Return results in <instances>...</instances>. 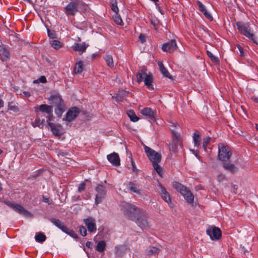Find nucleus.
<instances>
[{
	"label": "nucleus",
	"instance_id": "nucleus-11",
	"mask_svg": "<svg viewBox=\"0 0 258 258\" xmlns=\"http://www.w3.org/2000/svg\"><path fill=\"white\" fill-rule=\"evenodd\" d=\"M96 191L97 194L96 195L95 203L96 205H98L101 203L104 199L106 196V190L103 185L99 184L96 187Z\"/></svg>",
	"mask_w": 258,
	"mask_h": 258
},
{
	"label": "nucleus",
	"instance_id": "nucleus-9",
	"mask_svg": "<svg viewBox=\"0 0 258 258\" xmlns=\"http://www.w3.org/2000/svg\"><path fill=\"white\" fill-rule=\"evenodd\" d=\"M34 111L36 115H39V112H45L48 114L46 116V122H48L51 120L52 117L53 108L52 106L46 104H42L34 107Z\"/></svg>",
	"mask_w": 258,
	"mask_h": 258
},
{
	"label": "nucleus",
	"instance_id": "nucleus-46",
	"mask_svg": "<svg viewBox=\"0 0 258 258\" xmlns=\"http://www.w3.org/2000/svg\"><path fill=\"white\" fill-rule=\"evenodd\" d=\"M111 10L116 14L118 12V8L117 6V3L115 1L114 3H112L111 7Z\"/></svg>",
	"mask_w": 258,
	"mask_h": 258
},
{
	"label": "nucleus",
	"instance_id": "nucleus-44",
	"mask_svg": "<svg viewBox=\"0 0 258 258\" xmlns=\"http://www.w3.org/2000/svg\"><path fill=\"white\" fill-rule=\"evenodd\" d=\"M210 140L211 138L210 137H207V138H204L203 140V148L205 151L207 150V147L209 143Z\"/></svg>",
	"mask_w": 258,
	"mask_h": 258
},
{
	"label": "nucleus",
	"instance_id": "nucleus-64",
	"mask_svg": "<svg viewBox=\"0 0 258 258\" xmlns=\"http://www.w3.org/2000/svg\"><path fill=\"white\" fill-rule=\"evenodd\" d=\"M190 151L192 152V153L194 155H195L197 153V152L196 151H195V150H191Z\"/></svg>",
	"mask_w": 258,
	"mask_h": 258
},
{
	"label": "nucleus",
	"instance_id": "nucleus-7",
	"mask_svg": "<svg viewBox=\"0 0 258 258\" xmlns=\"http://www.w3.org/2000/svg\"><path fill=\"white\" fill-rule=\"evenodd\" d=\"M143 146L145 152L148 159L152 162V165L154 164L159 163L161 160V154L157 152L145 145H144Z\"/></svg>",
	"mask_w": 258,
	"mask_h": 258
},
{
	"label": "nucleus",
	"instance_id": "nucleus-30",
	"mask_svg": "<svg viewBox=\"0 0 258 258\" xmlns=\"http://www.w3.org/2000/svg\"><path fill=\"white\" fill-rule=\"evenodd\" d=\"M193 141L195 146L197 147L200 146L201 143V135L198 131H196L194 134Z\"/></svg>",
	"mask_w": 258,
	"mask_h": 258
},
{
	"label": "nucleus",
	"instance_id": "nucleus-19",
	"mask_svg": "<svg viewBox=\"0 0 258 258\" xmlns=\"http://www.w3.org/2000/svg\"><path fill=\"white\" fill-rule=\"evenodd\" d=\"M161 197L162 199L168 203L170 207H173V204H172L170 198L169 194L166 191V189L163 186H161Z\"/></svg>",
	"mask_w": 258,
	"mask_h": 258
},
{
	"label": "nucleus",
	"instance_id": "nucleus-4",
	"mask_svg": "<svg viewBox=\"0 0 258 258\" xmlns=\"http://www.w3.org/2000/svg\"><path fill=\"white\" fill-rule=\"evenodd\" d=\"M232 155V152L229 147L223 143L218 144V158L219 160L223 162L228 161Z\"/></svg>",
	"mask_w": 258,
	"mask_h": 258
},
{
	"label": "nucleus",
	"instance_id": "nucleus-14",
	"mask_svg": "<svg viewBox=\"0 0 258 258\" xmlns=\"http://www.w3.org/2000/svg\"><path fill=\"white\" fill-rule=\"evenodd\" d=\"M136 223L142 229H145L149 226V224L146 216L143 213L138 214L135 219Z\"/></svg>",
	"mask_w": 258,
	"mask_h": 258
},
{
	"label": "nucleus",
	"instance_id": "nucleus-59",
	"mask_svg": "<svg viewBox=\"0 0 258 258\" xmlns=\"http://www.w3.org/2000/svg\"><path fill=\"white\" fill-rule=\"evenodd\" d=\"M23 94L27 97H29L31 96L30 93L28 91H24Z\"/></svg>",
	"mask_w": 258,
	"mask_h": 258
},
{
	"label": "nucleus",
	"instance_id": "nucleus-63",
	"mask_svg": "<svg viewBox=\"0 0 258 258\" xmlns=\"http://www.w3.org/2000/svg\"><path fill=\"white\" fill-rule=\"evenodd\" d=\"M151 23L154 27H156V22L155 21H151Z\"/></svg>",
	"mask_w": 258,
	"mask_h": 258
},
{
	"label": "nucleus",
	"instance_id": "nucleus-6",
	"mask_svg": "<svg viewBox=\"0 0 258 258\" xmlns=\"http://www.w3.org/2000/svg\"><path fill=\"white\" fill-rule=\"evenodd\" d=\"M236 26L237 29L242 34L250 39L254 43H257L256 38L251 32L250 27L247 24L241 22H237Z\"/></svg>",
	"mask_w": 258,
	"mask_h": 258
},
{
	"label": "nucleus",
	"instance_id": "nucleus-2",
	"mask_svg": "<svg viewBox=\"0 0 258 258\" xmlns=\"http://www.w3.org/2000/svg\"><path fill=\"white\" fill-rule=\"evenodd\" d=\"M50 103L56 106L55 112L60 117L66 110V106L60 96L58 94L51 95L48 98Z\"/></svg>",
	"mask_w": 258,
	"mask_h": 258
},
{
	"label": "nucleus",
	"instance_id": "nucleus-32",
	"mask_svg": "<svg viewBox=\"0 0 258 258\" xmlns=\"http://www.w3.org/2000/svg\"><path fill=\"white\" fill-rule=\"evenodd\" d=\"M103 58L105 60L108 67L110 68H113L114 67L113 58L111 55L106 54L104 56Z\"/></svg>",
	"mask_w": 258,
	"mask_h": 258
},
{
	"label": "nucleus",
	"instance_id": "nucleus-12",
	"mask_svg": "<svg viewBox=\"0 0 258 258\" xmlns=\"http://www.w3.org/2000/svg\"><path fill=\"white\" fill-rule=\"evenodd\" d=\"M80 110L77 107H73L69 109L66 113V117L63 120L68 122H71L76 118L80 113Z\"/></svg>",
	"mask_w": 258,
	"mask_h": 258
},
{
	"label": "nucleus",
	"instance_id": "nucleus-8",
	"mask_svg": "<svg viewBox=\"0 0 258 258\" xmlns=\"http://www.w3.org/2000/svg\"><path fill=\"white\" fill-rule=\"evenodd\" d=\"M4 203L16 212L23 216L25 217H30L32 216L30 212L26 210L23 206L18 204L12 203L9 201H4Z\"/></svg>",
	"mask_w": 258,
	"mask_h": 258
},
{
	"label": "nucleus",
	"instance_id": "nucleus-36",
	"mask_svg": "<svg viewBox=\"0 0 258 258\" xmlns=\"http://www.w3.org/2000/svg\"><path fill=\"white\" fill-rule=\"evenodd\" d=\"M127 114L131 120L133 122H136L139 119V118L136 115L135 112L132 110H128L127 112Z\"/></svg>",
	"mask_w": 258,
	"mask_h": 258
},
{
	"label": "nucleus",
	"instance_id": "nucleus-27",
	"mask_svg": "<svg viewBox=\"0 0 258 258\" xmlns=\"http://www.w3.org/2000/svg\"><path fill=\"white\" fill-rule=\"evenodd\" d=\"M145 85L149 90H153V87L152 85L153 78L151 75H147L144 80Z\"/></svg>",
	"mask_w": 258,
	"mask_h": 258
},
{
	"label": "nucleus",
	"instance_id": "nucleus-21",
	"mask_svg": "<svg viewBox=\"0 0 258 258\" xmlns=\"http://www.w3.org/2000/svg\"><path fill=\"white\" fill-rule=\"evenodd\" d=\"M197 4L199 6V10L203 13L204 16L209 20L212 21L213 17L212 15L207 11L205 6L200 1H197Z\"/></svg>",
	"mask_w": 258,
	"mask_h": 258
},
{
	"label": "nucleus",
	"instance_id": "nucleus-31",
	"mask_svg": "<svg viewBox=\"0 0 258 258\" xmlns=\"http://www.w3.org/2000/svg\"><path fill=\"white\" fill-rule=\"evenodd\" d=\"M39 115H37L35 119V121L32 122V125L34 127H42L43 125V122H44V119H40V118L39 117Z\"/></svg>",
	"mask_w": 258,
	"mask_h": 258
},
{
	"label": "nucleus",
	"instance_id": "nucleus-47",
	"mask_svg": "<svg viewBox=\"0 0 258 258\" xmlns=\"http://www.w3.org/2000/svg\"><path fill=\"white\" fill-rule=\"evenodd\" d=\"M40 82L42 83H44L46 82V79L45 76H42L40 77L37 80L34 81V82Z\"/></svg>",
	"mask_w": 258,
	"mask_h": 258
},
{
	"label": "nucleus",
	"instance_id": "nucleus-29",
	"mask_svg": "<svg viewBox=\"0 0 258 258\" xmlns=\"http://www.w3.org/2000/svg\"><path fill=\"white\" fill-rule=\"evenodd\" d=\"M146 69H142L141 72H138L137 74V80L138 83H141L144 80L145 78L147 76Z\"/></svg>",
	"mask_w": 258,
	"mask_h": 258
},
{
	"label": "nucleus",
	"instance_id": "nucleus-25",
	"mask_svg": "<svg viewBox=\"0 0 258 258\" xmlns=\"http://www.w3.org/2000/svg\"><path fill=\"white\" fill-rule=\"evenodd\" d=\"M128 92L125 90H121L118 91V93L113 96L118 101H122L127 96Z\"/></svg>",
	"mask_w": 258,
	"mask_h": 258
},
{
	"label": "nucleus",
	"instance_id": "nucleus-53",
	"mask_svg": "<svg viewBox=\"0 0 258 258\" xmlns=\"http://www.w3.org/2000/svg\"><path fill=\"white\" fill-rule=\"evenodd\" d=\"M125 250V248L123 246H120L116 250V254L118 255H120V251H123Z\"/></svg>",
	"mask_w": 258,
	"mask_h": 258
},
{
	"label": "nucleus",
	"instance_id": "nucleus-55",
	"mask_svg": "<svg viewBox=\"0 0 258 258\" xmlns=\"http://www.w3.org/2000/svg\"><path fill=\"white\" fill-rule=\"evenodd\" d=\"M86 246L87 247H88V248H91V247H92V246H93V243H92V242H91V241H87V242H86Z\"/></svg>",
	"mask_w": 258,
	"mask_h": 258
},
{
	"label": "nucleus",
	"instance_id": "nucleus-61",
	"mask_svg": "<svg viewBox=\"0 0 258 258\" xmlns=\"http://www.w3.org/2000/svg\"><path fill=\"white\" fill-rule=\"evenodd\" d=\"M4 106V101L3 100L0 98V108L3 107Z\"/></svg>",
	"mask_w": 258,
	"mask_h": 258
},
{
	"label": "nucleus",
	"instance_id": "nucleus-35",
	"mask_svg": "<svg viewBox=\"0 0 258 258\" xmlns=\"http://www.w3.org/2000/svg\"><path fill=\"white\" fill-rule=\"evenodd\" d=\"M106 247V243L104 241L102 240L98 242L97 243L96 249L99 252H103L105 250Z\"/></svg>",
	"mask_w": 258,
	"mask_h": 258
},
{
	"label": "nucleus",
	"instance_id": "nucleus-41",
	"mask_svg": "<svg viewBox=\"0 0 258 258\" xmlns=\"http://www.w3.org/2000/svg\"><path fill=\"white\" fill-rule=\"evenodd\" d=\"M207 54L212 62L217 63L219 61V58L214 56V54L209 50H207Z\"/></svg>",
	"mask_w": 258,
	"mask_h": 258
},
{
	"label": "nucleus",
	"instance_id": "nucleus-34",
	"mask_svg": "<svg viewBox=\"0 0 258 258\" xmlns=\"http://www.w3.org/2000/svg\"><path fill=\"white\" fill-rule=\"evenodd\" d=\"M83 70V62L81 60L79 61L76 63V66L74 69V71L76 73L80 74L82 72Z\"/></svg>",
	"mask_w": 258,
	"mask_h": 258
},
{
	"label": "nucleus",
	"instance_id": "nucleus-57",
	"mask_svg": "<svg viewBox=\"0 0 258 258\" xmlns=\"http://www.w3.org/2000/svg\"><path fill=\"white\" fill-rule=\"evenodd\" d=\"M237 48L238 49V50H239L240 52V55H242L243 54V48L241 46H240L239 45H238L237 46Z\"/></svg>",
	"mask_w": 258,
	"mask_h": 258
},
{
	"label": "nucleus",
	"instance_id": "nucleus-26",
	"mask_svg": "<svg viewBox=\"0 0 258 258\" xmlns=\"http://www.w3.org/2000/svg\"><path fill=\"white\" fill-rule=\"evenodd\" d=\"M141 113L150 118H154V112L151 108H144L141 111Z\"/></svg>",
	"mask_w": 258,
	"mask_h": 258
},
{
	"label": "nucleus",
	"instance_id": "nucleus-39",
	"mask_svg": "<svg viewBox=\"0 0 258 258\" xmlns=\"http://www.w3.org/2000/svg\"><path fill=\"white\" fill-rule=\"evenodd\" d=\"M63 232L68 234V235H69L70 236H71V237H72L74 238H78V236H77V234L75 232V231L72 229H70L67 226H66V229H64Z\"/></svg>",
	"mask_w": 258,
	"mask_h": 258
},
{
	"label": "nucleus",
	"instance_id": "nucleus-45",
	"mask_svg": "<svg viewBox=\"0 0 258 258\" xmlns=\"http://www.w3.org/2000/svg\"><path fill=\"white\" fill-rule=\"evenodd\" d=\"M79 231L81 234L83 236H85L87 235V230L83 226H80L79 227Z\"/></svg>",
	"mask_w": 258,
	"mask_h": 258
},
{
	"label": "nucleus",
	"instance_id": "nucleus-3",
	"mask_svg": "<svg viewBox=\"0 0 258 258\" xmlns=\"http://www.w3.org/2000/svg\"><path fill=\"white\" fill-rule=\"evenodd\" d=\"M173 187L184 197L185 200L189 204L194 202V196L187 188L178 182L173 183Z\"/></svg>",
	"mask_w": 258,
	"mask_h": 258
},
{
	"label": "nucleus",
	"instance_id": "nucleus-49",
	"mask_svg": "<svg viewBox=\"0 0 258 258\" xmlns=\"http://www.w3.org/2000/svg\"><path fill=\"white\" fill-rule=\"evenodd\" d=\"M131 162H132V170L134 172H135V173L137 174L138 173V169L136 166L135 163L133 161V159H132Z\"/></svg>",
	"mask_w": 258,
	"mask_h": 258
},
{
	"label": "nucleus",
	"instance_id": "nucleus-33",
	"mask_svg": "<svg viewBox=\"0 0 258 258\" xmlns=\"http://www.w3.org/2000/svg\"><path fill=\"white\" fill-rule=\"evenodd\" d=\"M35 239L37 242L42 243L46 240V237L43 233L39 232L36 234Z\"/></svg>",
	"mask_w": 258,
	"mask_h": 258
},
{
	"label": "nucleus",
	"instance_id": "nucleus-56",
	"mask_svg": "<svg viewBox=\"0 0 258 258\" xmlns=\"http://www.w3.org/2000/svg\"><path fill=\"white\" fill-rule=\"evenodd\" d=\"M170 150L174 152L176 150V146L174 145H171L169 147Z\"/></svg>",
	"mask_w": 258,
	"mask_h": 258
},
{
	"label": "nucleus",
	"instance_id": "nucleus-22",
	"mask_svg": "<svg viewBox=\"0 0 258 258\" xmlns=\"http://www.w3.org/2000/svg\"><path fill=\"white\" fill-rule=\"evenodd\" d=\"M223 167L226 170L232 173H234L238 170V168L233 164L230 163H226V162H223Z\"/></svg>",
	"mask_w": 258,
	"mask_h": 258
},
{
	"label": "nucleus",
	"instance_id": "nucleus-20",
	"mask_svg": "<svg viewBox=\"0 0 258 258\" xmlns=\"http://www.w3.org/2000/svg\"><path fill=\"white\" fill-rule=\"evenodd\" d=\"M10 56L9 50L3 46H0V59L2 61L7 60Z\"/></svg>",
	"mask_w": 258,
	"mask_h": 258
},
{
	"label": "nucleus",
	"instance_id": "nucleus-10",
	"mask_svg": "<svg viewBox=\"0 0 258 258\" xmlns=\"http://www.w3.org/2000/svg\"><path fill=\"white\" fill-rule=\"evenodd\" d=\"M207 234L212 240H217L221 237V231L220 228L215 226H210L206 230Z\"/></svg>",
	"mask_w": 258,
	"mask_h": 258
},
{
	"label": "nucleus",
	"instance_id": "nucleus-58",
	"mask_svg": "<svg viewBox=\"0 0 258 258\" xmlns=\"http://www.w3.org/2000/svg\"><path fill=\"white\" fill-rule=\"evenodd\" d=\"M73 200L74 201H79V200H80V196H77V195H75V196L73 197Z\"/></svg>",
	"mask_w": 258,
	"mask_h": 258
},
{
	"label": "nucleus",
	"instance_id": "nucleus-16",
	"mask_svg": "<svg viewBox=\"0 0 258 258\" xmlns=\"http://www.w3.org/2000/svg\"><path fill=\"white\" fill-rule=\"evenodd\" d=\"M48 125L49 126L51 131L54 135L56 137H59L61 135V125L57 124H56L54 123L51 122L50 121L47 122Z\"/></svg>",
	"mask_w": 258,
	"mask_h": 258
},
{
	"label": "nucleus",
	"instance_id": "nucleus-52",
	"mask_svg": "<svg viewBox=\"0 0 258 258\" xmlns=\"http://www.w3.org/2000/svg\"><path fill=\"white\" fill-rule=\"evenodd\" d=\"M225 179V176L224 174H219L217 176V179L219 182L223 181Z\"/></svg>",
	"mask_w": 258,
	"mask_h": 258
},
{
	"label": "nucleus",
	"instance_id": "nucleus-43",
	"mask_svg": "<svg viewBox=\"0 0 258 258\" xmlns=\"http://www.w3.org/2000/svg\"><path fill=\"white\" fill-rule=\"evenodd\" d=\"M158 252V249L155 247H151L149 250H146L148 255L155 254Z\"/></svg>",
	"mask_w": 258,
	"mask_h": 258
},
{
	"label": "nucleus",
	"instance_id": "nucleus-40",
	"mask_svg": "<svg viewBox=\"0 0 258 258\" xmlns=\"http://www.w3.org/2000/svg\"><path fill=\"white\" fill-rule=\"evenodd\" d=\"M51 46L55 49H58L61 47V44L59 41L53 40L51 41Z\"/></svg>",
	"mask_w": 258,
	"mask_h": 258
},
{
	"label": "nucleus",
	"instance_id": "nucleus-5",
	"mask_svg": "<svg viewBox=\"0 0 258 258\" xmlns=\"http://www.w3.org/2000/svg\"><path fill=\"white\" fill-rule=\"evenodd\" d=\"M122 210L124 215L132 220H135L140 213L139 210L134 205L129 203H124L122 206Z\"/></svg>",
	"mask_w": 258,
	"mask_h": 258
},
{
	"label": "nucleus",
	"instance_id": "nucleus-38",
	"mask_svg": "<svg viewBox=\"0 0 258 258\" xmlns=\"http://www.w3.org/2000/svg\"><path fill=\"white\" fill-rule=\"evenodd\" d=\"M113 19L115 23L117 25H122L123 22L122 19L119 15H118V13L115 14L112 16Z\"/></svg>",
	"mask_w": 258,
	"mask_h": 258
},
{
	"label": "nucleus",
	"instance_id": "nucleus-50",
	"mask_svg": "<svg viewBox=\"0 0 258 258\" xmlns=\"http://www.w3.org/2000/svg\"><path fill=\"white\" fill-rule=\"evenodd\" d=\"M47 33H48V35L49 37L51 38H55V32L53 31H51L49 29L47 30Z\"/></svg>",
	"mask_w": 258,
	"mask_h": 258
},
{
	"label": "nucleus",
	"instance_id": "nucleus-24",
	"mask_svg": "<svg viewBox=\"0 0 258 258\" xmlns=\"http://www.w3.org/2000/svg\"><path fill=\"white\" fill-rule=\"evenodd\" d=\"M49 221L62 231L64 229H66V226H65L64 223L59 219L54 218H51L49 219Z\"/></svg>",
	"mask_w": 258,
	"mask_h": 258
},
{
	"label": "nucleus",
	"instance_id": "nucleus-1",
	"mask_svg": "<svg viewBox=\"0 0 258 258\" xmlns=\"http://www.w3.org/2000/svg\"><path fill=\"white\" fill-rule=\"evenodd\" d=\"M88 6L80 0H72L65 7L64 13L68 16L75 15L79 10L82 9L87 11Z\"/></svg>",
	"mask_w": 258,
	"mask_h": 258
},
{
	"label": "nucleus",
	"instance_id": "nucleus-23",
	"mask_svg": "<svg viewBox=\"0 0 258 258\" xmlns=\"http://www.w3.org/2000/svg\"><path fill=\"white\" fill-rule=\"evenodd\" d=\"M128 189L132 192H134L138 195H141V187L138 184L130 182L128 183Z\"/></svg>",
	"mask_w": 258,
	"mask_h": 258
},
{
	"label": "nucleus",
	"instance_id": "nucleus-51",
	"mask_svg": "<svg viewBox=\"0 0 258 258\" xmlns=\"http://www.w3.org/2000/svg\"><path fill=\"white\" fill-rule=\"evenodd\" d=\"M139 40L142 43H143L145 42L146 37L143 34H141L139 37Z\"/></svg>",
	"mask_w": 258,
	"mask_h": 258
},
{
	"label": "nucleus",
	"instance_id": "nucleus-62",
	"mask_svg": "<svg viewBox=\"0 0 258 258\" xmlns=\"http://www.w3.org/2000/svg\"><path fill=\"white\" fill-rule=\"evenodd\" d=\"M252 99H253L254 102L258 103V97H253L252 98Z\"/></svg>",
	"mask_w": 258,
	"mask_h": 258
},
{
	"label": "nucleus",
	"instance_id": "nucleus-17",
	"mask_svg": "<svg viewBox=\"0 0 258 258\" xmlns=\"http://www.w3.org/2000/svg\"><path fill=\"white\" fill-rule=\"evenodd\" d=\"M107 159L112 165L118 166L120 165V158L118 155L113 152L107 156Z\"/></svg>",
	"mask_w": 258,
	"mask_h": 258
},
{
	"label": "nucleus",
	"instance_id": "nucleus-18",
	"mask_svg": "<svg viewBox=\"0 0 258 258\" xmlns=\"http://www.w3.org/2000/svg\"><path fill=\"white\" fill-rule=\"evenodd\" d=\"M89 45L86 44L85 42H83L81 44L78 43H75L73 46V49L75 51L79 52V54H82L86 50Z\"/></svg>",
	"mask_w": 258,
	"mask_h": 258
},
{
	"label": "nucleus",
	"instance_id": "nucleus-13",
	"mask_svg": "<svg viewBox=\"0 0 258 258\" xmlns=\"http://www.w3.org/2000/svg\"><path fill=\"white\" fill-rule=\"evenodd\" d=\"M177 48V43L175 39L171 40L165 43H164L162 49L164 52L169 53L173 52Z\"/></svg>",
	"mask_w": 258,
	"mask_h": 258
},
{
	"label": "nucleus",
	"instance_id": "nucleus-48",
	"mask_svg": "<svg viewBox=\"0 0 258 258\" xmlns=\"http://www.w3.org/2000/svg\"><path fill=\"white\" fill-rule=\"evenodd\" d=\"M85 188V183L84 182L81 183L78 187V191L81 192L84 190Z\"/></svg>",
	"mask_w": 258,
	"mask_h": 258
},
{
	"label": "nucleus",
	"instance_id": "nucleus-15",
	"mask_svg": "<svg viewBox=\"0 0 258 258\" xmlns=\"http://www.w3.org/2000/svg\"><path fill=\"white\" fill-rule=\"evenodd\" d=\"M84 223L87 226L88 231L90 232H94L96 230L95 220L92 217H89L83 220Z\"/></svg>",
	"mask_w": 258,
	"mask_h": 258
},
{
	"label": "nucleus",
	"instance_id": "nucleus-54",
	"mask_svg": "<svg viewBox=\"0 0 258 258\" xmlns=\"http://www.w3.org/2000/svg\"><path fill=\"white\" fill-rule=\"evenodd\" d=\"M172 133L174 135V137L178 140L179 137H180V134L176 132H175L174 131H172Z\"/></svg>",
	"mask_w": 258,
	"mask_h": 258
},
{
	"label": "nucleus",
	"instance_id": "nucleus-37",
	"mask_svg": "<svg viewBox=\"0 0 258 258\" xmlns=\"http://www.w3.org/2000/svg\"><path fill=\"white\" fill-rule=\"evenodd\" d=\"M8 109L11 110L15 112H18L19 111V108L13 102H11L9 103Z\"/></svg>",
	"mask_w": 258,
	"mask_h": 258
},
{
	"label": "nucleus",
	"instance_id": "nucleus-42",
	"mask_svg": "<svg viewBox=\"0 0 258 258\" xmlns=\"http://www.w3.org/2000/svg\"><path fill=\"white\" fill-rule=\"evenodd\" d=\"M153 166L154 169L157 172V173L159 175V176L162 177V168L159 165V163L154 164V165H153Z\"/></svg>",
	"mask_w": 258,
	"mask_h": 258
},
{
	"label": "nucleus",
	"instance_id": "nucleus-28",
	"mask_svg": "<svg viewBox=\"0 0 258 258\" xmlns=\"http://www.w3.org/2000/svg\"><path fill=\"white\" fill-rule=\"evenodd\" d=\"M158 65L159 67L160 71L163 76L168 78H171V75L166 70V69L164 67L163 63L161 61H158Z\"/></svg>",
	"mask_w": 258,
	"mask_h": 258
},
{
	"label": "nucleus",
	"instance_id": "nucleus-60",
	"mask_svg": "<svg viewBox=\"0 0 258 258\" xmlns=\"http://www.w3.org/2000/svg\"><path fill=\"white\" fill-rule=\"evenodd\" d=\"M43 201L45 203H48L49 199L48 198H46L45 197H43Z\"/></svg>",
	"mask_w": 258,
	"mask_h": 258
}]
</instances>
